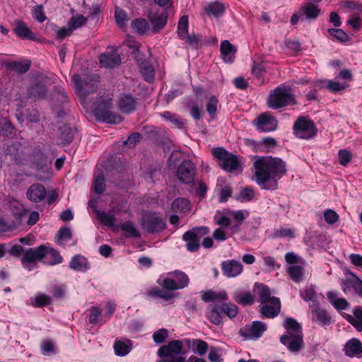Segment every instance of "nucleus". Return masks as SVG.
<instances>
[{"label": "nucleus", "mask_w": 362, "mask_h": 362, "mask_svg": "<svg viewBox=\"0 0 362 362\" xmlns=\"http://www.w3.org/2000/svg\"><path fill=\"white\" fill-rule=\"evenodd\" d=\"M254 168L257 183L267 190L277 189V181L286 173V163L277 157H258L254 162Z\"/></svg>", "instance_id": "f257e3e1"}, {"label": "nucleus", "mask_w": 362, "mask_h": 362, "mask_svg": "<svg viewBox=\"0 0 362 362\" xmlns=\"http://www.w3.org/2000/svg\"><path fill=\"white\" fill-rule=\"evenodd\" d=\"M296 104V100L291 88L284 84L276 87L267 100L268 106L274 110Z\"/></svg>", "instance_id": "f03ea898"}, {"label": "nucleus", "mask_w": 362, "mask_h": 362, "mask_svg": "<svg viewBox=\"0 0 362 362\" xmlns=\"http://www.w3.org/2000/svg\"><path fill=\"white\" fill-rule=\"evenodd\" d=\"M185 354L182 341L172 340L158 349L157 354L162 359L158 362H185V357L182 356Z\"/></svg>", "instance_id": "7ed1b4c3"}, {"label": "nucleus", "mask_w": 362, "mask_h": 362, "mask_svg": "<svg viewBox=\"0 0 362 362\" xmlns=\"http://www.w3.org/2000/svg\"><path fill=\"white\" fill-rule=\"evenodd\" d=\"M157 283L164 289L173 292L187 287L189 279L185 272L175 270L168 273L165 277L158 279Z\"/></svg>", "instance_id": "20e7f679"}, {"label": "nucleus", "mask_w": 362, "mask_h": 362, "mask_svg": "<svg viewBox=\"0 0 362 362\" xmlns=\"http://www.w3.org/2000/svg\"><path fill=\"white\" fill-rule=\"evenodd\" d=\"M317 132L314 121L307 116H299L293 126V135L300 139H312L317 135Z\"/></svg>", "instance_id": "39448f33"}, {"label": "nucleus", "mask_w": 362, "mask_h": 362, "mask_svg": "<svg viewBox=\"0 0 362 362\" xmlns=\"http://www.w3.org/2000/svg\"><path fill=\"white\" fill-rule=\"evenodd\" d=\"M98 74L86 75L83 78L79 74H75L71 77V82L78 95L86 97L97 90L96 83L99 82Z\"/></svg>", "instance_id": "423d86ee"}, {"label": "nucleus", "mask_w": 362, "mask_h": 362, "mask_svg": "<svg viewBox=\"0 0 362 362\" xmlns=\"http://www.w3.org/2000/svg\"><path fill=\"white\" fill-rule=\"evenodd\" d=\"M211 153L218 160L219 165L228 173H233L241 168V163L237 156L226 151L223 148H214Z\"/></svg>", "instance_id": "0eeeda50"}, {"label": "nucleus", "mask_w": 362, "mask_h": 362, "mask_svg": "<svg viewBox=\"0 0 362 362\" xmlns=\"http://www.w3.org/2000/svg\"><path fill=\"white\" fill-rule=\"evenodd\" d=\"M112 107L111 100H102L99 102L94 110V115L97 120L109 123L119 124L123 121V117L112 112L110 109Z\"/></svg>", "instance_id": "6e6552de"}, {"label": "nucleus", "mask_w": 362, "mask_h": 362, "mask_svg": "<svg viewBox=\"0 0 362 362\" xmlns=\"http://www.w3.org/2000/svg\"><path fill=\"white\" fill-rule=\"evenodd\" d=\"M209 233V228L206 226L195 227L191 230L186 231L182 239L186 242V248L188 251L194 252L200 248L199 240Z\"/></svg>", "instance_id": "1a4fd4ad"}, {"label": "nucleus", "mask_w": 362, "mask_h": 362, "mask_svg": "<svg viewBox=\"0 0 362 362\" xmlns=\"http://www.w3.org/2000/svg\"><path fill=\"white\" fill-rule=\"evenodd\" d=\"M141 226L148 233L154 234L165 230L166 223L163 218L156 213H148L142 217Z\"/></svg>", "instance_id": "9d476101"}, {"label": "nucleus", "mask_w": 362, "mask_h": 362, "mask_svg": "<svg viewBox=\"0 0 362 362\" xmlns=\"http://www.w3.org/2000/svg\"><path fill=\"white\" fill-rule=\"evenodd\" d=\"M47 253V247L43 245L35 248H29L24 252L21 259L23 267L30 271L33 267L32 264L37 261L42 260Z\"/></svg>", "instance_id": "9b49d317"}, {"label": "nucleus", "mask_w": 362, "mask_h": 362, "mask_svg": "<svg viewBox=\"0 0 362 362\" xmlns=\"http://www.w3.org/2000/svg\"><path fill=\"white\" fill-rule=\"evenodd\" d=\"M28 211L22 206L16 211L13 210V214L15 219L11 221H7L4 217H0V235L8 232H12L18 228L22 224L25 216L28 215Z\"/></svg>", "instance_id": "f8f14e48"}, {"label": "nucleus", "mask_w": 362, "mask_h": 362, "mask_svg": "<svg viewBox=\"0 0 362 362\" xmlns=\"http://www.w3.org/2000/svg\"><path fill=\"white\" fill-rule=\"evenodd\" d=\"M197 168L190 160H185L177 169V177L178 180L186 185H192L194 182Z\"/></svg>", "instance_id": "ddd939ff"}, {"label": "nucleus", "mask_w": 362, "mask_h": 362, "mask_svg": "<svg viewBox=\"0 0 362 362\" xmlns=\"http://www.w3.org/2000/svg\"><path fill=\"white\" fill-rule=\"evenodd\" d=\"M350 277L341 280V286L346 294H355L362 298V280L350 272Z\"/></svg>", "instance_id": "4468645a"}, {"label": "nucleus", "mask_w": 362, "mask_h": 362, "mask_svg": "<svg viewBox=\"0 0 362 362\" xmlns=\"http://www.w3.org/2000/svg\"><path fill=\"white\" fill-rule=\"evenodd\" d=\"M266 325L260 321L253 322L251 325H245L242 327L239 333L247 339H259L266 330Z\"/></svg>", "instance_id": "2eb2a0df"}, {"label": "nucleus", "mask_w": 362, "mask_h": 362, "mask_svg": "<svg viewBox=\"0 0 362 362\" xmlns=\"http://www.w3.org/2000/svg\"><path fill=\"white\" fill-rule=\"evenodd\" d=\"M254 124L258 131L261 132H269L274 131L278 125L276 118L267 112L261 113L254 120Z\"/></svg>", "instance_id": "dca6fc26"}, {"label": "nucleus", "mask_w": 362, "mask_h": 362, "mask_svg": "<svg viewBox=\"0 0 362 362\" xmlns=\"http://www.w3.org/2000/svg\"><path fill=\"white\" fill-rule=\"evenodd\" d=\"M280 341L291 352L297 353L303 346V335L285 334L280 337Z\"/></svg>", "instance_id": "f3484780"}, {"label": "nucleus", "mask_w": 362, "mask_h": 362, "mask_svg": "<svg viewBox=\"0 0 362 362\" xmlns=\"http://www.w3.org/2000/svg\"><path fill=\"white\" fill-rule=\"evenodd\" d=\"M14 25L13 33L20 39L33 41L38 40L35 34L28 27L23 21L16 19L14 21Z\"/></svg>", "instance_id": "a211bd4d"}, {"label": "nucleus", "mask_w": 362, "mask_h": 362, "mask_svg": "<svg viewBox=\"0 0 362 362\" xmlns=\"http://www.w3.org/2000/svg\"><path fill=\"white\" fill-rule=\"evenodd\" d=\"M300 14L308 21H315L321 14V8L317 4L307 1L299 8Z\"/></svg>", "instance_id": "6ab92c4d"}, {"label": "nucleus", "mask_w": 362, "mask_h": 362, "mask_svg": "<svg viewBox=\"0 0 362 362\" xmlns=\"http://www.w3.org/2000/svg\"><path fill=\"white\" fill-rule=\"evenodd\" d=\"M223 274L227 277H235L240 274L243 269V264L235 259L223 261L221 263Z\"/></svg>", "instance_id": "aec40b11"}, {"label": "nucleus", "mask_w": 362, "mask_h": 362, "mask_svg": "<svg viewBox=\"0 0 362 362\" xmlns=\"http://www.w3.org/2000/svg\"><path fill=\"white\" fill-rule=\"evenodd\" d=\"M99 62L103 67L114 68L121 63V58L116 50L112 49L100 54Z\"/></svg>", "instance_id": "412c9836"}, {"label": "nucleus", "mask_w": 362, "mask_h": 362, "mask_svg": "<svg viewBox=\"0 0 362 362\" xmlns=\"http://www.w3.org/2000/svg\"><path fill=\"white\" fill-rule=\"evenodd\" d=\"M6 155H9L11 159L16 164H21L25 160V152L23 146L18 142H13L8 144L5 149Z\"/></svg>", "instance_id": "4be33fe9"}, {"label": "nucleus", "mask_w": 362, "mask_h": 362, "mask_svg": "<svg viewBox=\"0 0 362 362\" xmlns=\"http://www.w3.org/2000/svg\"><path fill=\"white\" fill-rule=\"evenodd\" d=\"M6 155H9L11 159L16 164H21L25 160V152L23 146L18 142H13L8 144L5 149Z\"/></svg>", "instance_id": "5701e85b"}, {"label": "nucleus", "mask_w": 362, "mask_h": 362, "mask_svg": "<svg viewBox=\"0 0 362 362\" xmlns=\"http://www.w3.org/2000/svg\"><path fill=\"white\" fill-rule=\"evenodd\" d=\"M343 351L346 356L354 358H362V344L359 339L352 338L346 341Z\"/></svg>", "instance_id": "b1692460"}, {"label": "nucleus", "mask_w": 362, "mask_h": 362, "mask_svg": "<svg viewBox=\"0 0 362 362\" xmlns=\"http://www.w3.org/2000/svg\"><path fill=\"white\" fill-rule=\"evenodd\" d=\"M312 319L321 326L329 325L332 323V319L329 313L318 306L317 304L311 310Z\"/></svg>", "instance_id": "393cba45"}, {"label": "nucleus", "mask_w": 362, "mask_h": 362, "mask_svg": "<svg viewBox=\"0 0 362 362\" xmlns=\"http://www.w3.org/2000/svg\"><path fill=\"white\" fill-rule=\"evenodd\" d=\"M269 303L261 308L260 313L264 317L274 318L280 313L281 302L279 298H274Z\"/></svg>", "instance_id": "a878e982"}, {"label": "nucleus", "mask_w": 362, "mask_h": 362, "mask_svg": "<svg viewBox=\"0 0 362 362\" xmlns=\"http://www.w3.org/2000/svg\"><path fill=\"white\" fill-rule=\"evenodd\" d=\"M46 195L45 187L41 184H33L27 190L26 196L33 202H39L43 200Z\"/></svg>", "instance_id": "bb28decb"}, {"label": "nucleus", "mask_w": 362, "mask_h": 362, "mask_svg": "<svg viewBox=\"0 0 362 362\" xmlns=\"http://www.w3.org/2000/svg\"><path fill=\"white\" fill-rule=\"evenodd\" d=\"M47 88L44 80H36L29 88L30 98H44L47 95Z\"/></svg>", "instance_id": "cd10ccee"}, {"label": "nucleus", "mask_w": 362, "mask_h": 362, "mask_svg": "<svg viewBox=\"0 0 362 362\" xmlns=\"http://www.w3.org/2000/svg\"><path fill=\"white\" fill-rule=\"evenodd\" d=\"M201 298L205 303L215 301H225L228 299L227 293L225 291L216 292L212 289L202 291L200 292Z\"/></svg>", "instance_id": "c85d7f7f"}, {"label": "nucleus", "mask_w": 362, "mask_h": 362, "mask_svg": "<svg viewBox=\"0 0 362 362\" xmlns=\"http://www.w3.org/2000/svg\"><path fill=\"white\" fill-rule=\"evenodd\" d=\"M137 106V100L131 95H122L119 100V110L126 114L134 112Z\"/></svg>", "instance_id": "c756f323"}, {"label": "nucleus", "mask_w": 362, "mask_h": 362, "mask_svg": "<svg viewBox=\"0 0 362 362\" xmlns=\"http://www.w3.org/2000/svg\"><path fill=\"white\" fill-rule=\"evenodd\" d=\"M146 294L149 298H159L166 301L171 300L176 296L173 292H170V291L165 290L163 288L161 289L156 286L149 288Z\"/></svg>", "instance_id": "7c9ffc66"}, {"label": "nucleus", "mask_w": 362, "mask_h": 362, "mask_svg": "<svg viewBox=\"0 0 362 362\" xmlns=\"http://www.w3.org/2000/svg\"><path fill=\"white\" fill-rule=\"evenodd\" d=\"M114 351L117 356L127 355L132 349V342L130 339H116L114 344Z\"/></svg>", "instance_id": "2f4dec72"}, {"label": "nucleus", "mask_w": 362, "mask_h": 362, "mask_svg": "<svg viewBox=\"0 0 362 362\" xmlns=\"http://www.w3.org/2000/svg\"><path fill=\"white\" fill-rule=\"evenodd\" d=\"M33 162L37 170L46 168L52 160L48 159L47 156L40 148H35L33 153Z\"/></svg>", "instance_id": "473e14b6"}, {"label": "nucleus", "mask_w": 362, "mask_h": 362, "mask_svg": "<svg viewBox=\"0 0 362 362\" xmlns=\"http://www.w3.org/2000/svg\"><path fill=\"white\" fill-rule=\"evenodd\" d=\"M220 305H210L206 311V318L213 324L218 325L222 322V315Z\"/></svg>", "instance_id": "72a5a7b5"}, {"label": "nucleus", "mask_w": 362, "mask_h": 362, "mask_svg": "<svg viewBox=\"0 0 362 362\" xmlns=\"http://www.w3.org/2000/svg\"><path fill=\"white\" fill-rule=\"evenodd\" d=\"M220 51L225 62H232L233 61L236 49L228 40L221 42Z\"/></svg>", "instance_id": "f704fd0d"}, {"label": "nucleus", "mask_w": 362, "mask_h": 362, "mask_svg": "<svg viewBox=\"0 0 362 362\" xmlns=\"http://www.w3.org/2000/svg\"><path fill=\"white\" fill-rule=\"evenodd\" d=\"M69 267L73 270L81 272H85L90 268L87 259L81 255H76L72 257Z\"/></svg>", "instance_id": "c9c22d12"}, {"label": "nucleus", "mask_w": 362, "mask_h": 362, "mask_svg": "<svg viewBox=\"0 0 362 362\" xmlns=\"http://www.w3.org/2000/svg\"><path fill=\"white\" fill-rule=\"evenodd\" d=\"M255 146H257V151L259 149L261 151L269 152L271 149L274 148L277 146L276 141L272 137H264L260 140L258 144L252 141Z\"/></svg>", "instance_id": "e433bc0d"}, {"label": "nucleus", "mask_w": 362, "mask_h": 362, "mask_svg": "<svg viewBox=\"0 0 362 362\" xmlns=\"http://www.w3.org/2000/svg\"><path fill=\"white\" fill-rule=\"evenodd\" d=\"M255 287L257 289L258 300L261 303H269L275 298L274 296H271V291L267 286L262 284H256Z\"/></svg>", "instance_id": "4c0bfd02"}, {"label": "nucleus", "mask_w": 362, "mask_h": 362, "mask_svg": "<svg viewBox=\"0 0 362 362\" xmlns=\"http://www.w3.org/2000/svg\"><path fill=\"white\" fill-rule=\"evenodd\" d=\"M354 317L349 315L348 322L352 325L358 331L362 332V307L356 306L354 311Z\"/></svg>", "instance_id": "58836bf2"}, {"label": "nucleus", "mask_w": 362, "mask_h": 362, "mask_svg": "<svg viewBox=\"0 0 362 362\" xmlns=\"http://www.w3.org/2000/svg\"><path fill=\"white\" fill-rule=\"evenodd\" d=\"M284 327L286 329V334H301L303 329L300 325L293 318L288 317L284 323Z\"/></svg>", "instance_id": "ea45409f"}, {"label": "nucleus", "mask_w": 362, "mask_h": 362, "mask_svg": "<svg viewBox=\"0 0 362 362\" xmlns=\"http://www.w3.org/2000/svg\"><path fill=\"white\" fill-rule=\"evenodd\" d=\"M233 298L237 303L243 306L251 305L255 302L254 296L250 292L247 291L235 292Z\"/></svg>", "instance_id": "a19ab883"}, {"label": "nucleus", "mask_w": 362, "mask_h": 362, "mask_svg": "<svg viewBox=\"0 0 362 362\" xmlns=\"http://www.w3.org/2000/svg\"><path fill=\"white\" fill-rule=\"evenodd\" d=\"M171 209L177 213H186L190 210V202L185 198L175 199L172 203Z\"/></svg>", "instance_id": "79ce46f5"}, {"label": "nucleus", "mask_w": 362, "mask_h": 362, "mask_svg": "<svg viewBox=\"0 0 362 362\" xmlns=\"http://www.w3.org/2000/svg\"><path fill=\"white\" fill-rule=\"evenodd\" d=\"M149 18L153 25L154 28L158 30L165 25L168 20V15L165 11H162L160 13H155L150 16Z\"/></svg>", "instance_id": "37998d69"}, {"label": "nucleus", "mask_w": 362, "mask_h": 362, "mask_svg": "<svg viewBox=\"0 0 362 362\" xmlns=\"http://www.w3.org/2000/svg\"><path fill=\"white\" fill-rule=\"evenodd\" d=\"M140 71L143 75L145 81L151 83L155 79V71L153 66L147 61L141 63L140 66Z\"/></svg>", "instance_id": "c03bdc74"}, {"label": "nucleus", "mask_w": 362, "mask_h": 362, "mask_svg": "<svg viewBox=\"0 0 362 362\" xmlns=\"http://www.w3.org/2000/svg\"><path fill=\"white\" fill-rule=\"evenodd\" d=\"M97 218L102 225L112 227L115 225L116 217L113 214H109L105 211H97Z\"/></svg>", "instance_id": "a18cd8bd"}, {"label": "nucleus", "mask_w": 362, "mask_h": 362, "mask_svg": "<svg viewBox=\"0 0 362 362\" xmlns=\"http://www.w3.org/2000/svg\"><path fill=\"white\" fill-rule=\"evenodd\" d=\"M74 136L73 129L67 126L63 125L59 129V138L62 144H69L72 141Z\"/></svg>", "instance_id": "49530a36"}, {"label": "nucleus", "mask_w": 362, "mask_h": 362, "mask_svg": "<svg viewBox=\"0 0 362 362\" xmlns=\"http://www.w3.org/2000/svg\"><path fill=\"white\" fill-rule=\"evenodd\" d=\"M95 192L98 194H102L106 189L105 176L103 172L99 173L95 177L92 184Z\"/></svg>", "instance_id": "de8ad7c7"}, {"label": "nucleus", "mask_w": 362, "mask_h": 362, "mask_svg": "<svg viewBox=\"0 0 362 362\" xmlns=\"http://www.w3.org/2000/svg\"><path fill=\"white\" fill-rule=\"evenodd\" d=\"M132 27L139 35L144 34L149 28V23L144 18H136L132 21Z\"/></svg>", "instance_id": "09e8293b"}, {"label": "nucleus", "mask_w": 362, "mask_h": 362, "mask_svg": "<svg viewBox=\"0 0 362 362\" xmlns=\"http://www.w3.org/2000/svg\"><path fill=\"white\" fill-rule=\"evenodd\" d=\"M120 228L126 232L125 236L127 238H139L140 233L134 226L132 221H127L120 225Z\"/></svg>", "instance_id": "8fccbe9b"}, {"label": "nucleus", "mask_w": 362, "mask_h": 362, "mask_svg": "<svg viewBox=\"0 0 362 362\" xmlns=\"http://www.w3.org/2000/svg\"><path fill=\"white\" fill-rule=\"evenodd\" d=\"M288 274L292 281L299 283L303 276V269L300 265H292L288 268Z\"/></svg>", "instance_id": "3c124183"}, {"label": "nucleus", "mask_w": 362, "mask_h": 362, "mask_svg": "<svg viewBox=\"0 0 362 362\" xmlns=\"http://www.w3.org/2000/svg\"><path fill=\"white\" fill-rule=\"evenodd\" d=\"M320 83H322L321 87H325L327 89H328L330 92L332 93L340 92L348 87V85L345 83H340L339 82L330 80L320 81Z\"/></svg>", "instance_id": "603ef678"}, {"label": "nucleus", "mask_w": 362, "mask_h": 362, "mask_svg": "<svg viewBox=\"0 0 362 362\" xmlns=\"http://www.w3.org/2000/svg\"><path fill=\"white\" fill-rule=\"evenodd\" d=\"M205 11L207 14L212 15L215 17H218L222 15L225 11L224 6L219 2L215 1L211 3L206 8Z\"/></svg>", "instance_id": "864d4df0"}, {"label": "nucleus", "mask_w": 362, "mask_h": 362, "mask_svg": "<svg viewBox=\"0 0 362 362\" xmlns=\"http://www.w3.org/2000/svg\"><path fill=\"white\" fill-rule=\"evenodd\" d=\"M8 68L18 74H25L30 68V62H13L8 64Z\"/></svg>", "instance_id": "5fc2aeb1"}, {"label": "nucleus", "mask_w": 362, "mask_h": 362, "mask_svg": "<svg viewBox=\"0 0 362 362\" xmlns=\"http://www.w3.org/2000/svg\"><path fill=\"white\" fill-rule=\"evenodd\" d=\"M221 313L227 315L229 318L235 317L238 313V308L233 303H223L220 305Z\"/></svg>", "instance_id": "6e6d98bb"}, {"label": "nucleus", "mask_w": 362, "mask_h": 362, "mask_svg": "<svg viewBox=\"0 0 362 362\" xmlns=\"http://www.w3.org/2000/svg\"><path fill=\"white\" fill-rule=\"evenodd\" d=\"M51 297L48 295L41 293L32 299V305L35 308H43L51 303Z\"/></svg>", "instance_id": "4d7b16f0"}, {"label": "nucleus", "mask_w": 362, "mask_h": 362, "mask_svg": "<svg viewBox=\"0 0 362 362\" xmlns=\"http://www.w3.org/2000/svg\"><path fill=\"white\" fill-rule=\"evenodd\" d=\"M86 22L87 18L86 17L82 15H76L69 19L67 25L71 28L72 30H74L84 25Z\"/></svg>", "instance_id": "13d9d810"}, {"label": "nucleus", "mask_w": 362, "mask_h": 362, "mask_svg": "<svg viewBox=\"0 0 362 362\" xmlns=\"http://www.w3.org/2000/svg\"><path fill=\"white\" fill-rule=\"evenodd\" d=\"M45 257L47 259V262L51 265L60 264L63 261V257L60 255L59 252L53 248L47 249Z\"/></svg>", "instance_id": "bf43d9fd"}, {"label": "nucleus", "mask_w": 362, "mask_h": 362, "mask_svg": "<svg viewBox=\"0 0 362 362\" xmlns=\"http://www.w3.org/2000/svg\"><path fill=\"white\" fill-rule=\"evenodd\" d=\"M188 24L187 16H182L177 26V35L182 40H184L185 37H186V34L188 33Z\"/></svg>", "instance_id": "052dcab7"}, {"label": "nucleus", "mask_w": 362, "mask_h": 362, "mask_svg": "<svg viewBox=\"0 0 362 362\" xmlns=\"http://www.w3.org/2000/svg\"><path fill=\"white\" fill-rule=\"evenodd\" d=\"M300 295L301 298L306 302L311 301L312 304L310 305V307L313 308L315 305L317 304V301L315 300V291L312 288H308L303 291H300Z\"/></svg>", "instance_id": "680f3d73"}, {"label": "nucleus", "mask_w": 362, "mask_h": 362, "mask_svg": "<svg viewBox=\"0 0 362 362\" xmlns=\"http://www.w3.org/2000/svg\"><path fill=\"white\" fill-rule=\"evenodd\" d=\"M218 100L216 96L211 95L209 97L206 104V111L209 114L211 119H214L217 110Z\"/></svg>", "instance_id": "e2e57ef3"}, {"label": "nucleus", "mask_w": 362, "mask_h": 362, "mask_svg": "<svg viewBox=\"0 0 362 362\" xmlns=\"http://www.w3.org/2000/svg\"><path fill=\"white\" fill-rule=\"evenodd\" d=\"M340 5L344 8L351 10H356L358 14L362 15V4L355 0H342L340 1Z\"/></svg>", "instance_id": "0e129e2a"}, {"label": "nucleus", "mask_w": 362, "mask_h": 362, "mask_svg": "<svg viewBox=\"0 0 362 362\" xmlns=\"http://www.w3.org/2000/svg\"><path fill=\"white\" fill-rule=\"evenodd\" d=\"M161 116L164 119L169 120L172 124L178 128H182L183 126V122L176 114L172 113L169 111H165L161 114Z\"/></svg>", "instance_id": "69168bd1"}, {"label": "nucleus", "mask_w": 362, "mask_h": 362, "mask_svg": "<svg viewBox=\"0 0 362 362\" xmlns=\"http://www.w3.org/2000/svg\"><path fill=\"white\" fill-rule=\"evenodd\" d=\"M327 32L331 36L335 37L339 42H345L349 39L348 35L341 29L329 28Z\"/></svg>", "instance_id": "338daca9"}, {"label": "nucleus", "mask_w": 362, "mask_h": 362, "mask_svg": "<svg viewBox=\"0 0 362 362\" xmlns=\"http://www.w3.org/2000/svg\"><path fill=\"white\" fill-rule=\"evenodd\" d=\"M32 15L34 19L40 23L44 22L47 18L42 5L34 6L32 9Z\"/></svg>", "instance_id": "774afa93"}]
</instances>
